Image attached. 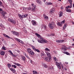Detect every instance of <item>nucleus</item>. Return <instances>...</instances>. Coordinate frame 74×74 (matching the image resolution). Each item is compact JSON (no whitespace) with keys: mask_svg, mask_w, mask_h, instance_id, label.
<instances>
[{"mask_svg":"<svg viewBox=\"0 0 74 74\" xmlns=\"http://www.w3.org/2000/svg\"><path fill=\"white\" fill-rule=\"evenodd\" d=\"M12 33L13 34L16 35V36H18L19 35V33L15 31H14V32L12 31Z\"/></svg>","mask_w":74,"mask_h":74,"instance_id":"obj_6","label":"nucleus"},{"mask_svg":"<svg viewBox=\"0 0 74 74\" xmlns=\"http://www.w3.org/2000/svg\"><path fill=\"white\" fill-rule=\"evenodd\" d=\"M55 9L53 8H52L51 10L50 11V14H52V13H53L55 12L54 11Z\"/></svg>","mask_w":74,"mask_h":74,"instance_id":"obj_12","label":"nucleus"},{"mask_svg":"<svg viewBox=\"0 0 74 74\" xmlns=\"http://www.w3.org/2000/svg\"><path fill=\"white\" fill-rule=\"evenodd\" d=\"M29 60H30V62L31 63H32V60H31V59H30Z\"/></svg>","mask_w":74,"mask_h":74,"instance_id":"obj_56","label":"nucleus"},{"mask_svg":"<svg viewBox=\"0 0 74 74\" xmlns=\"http://www.w3.org/2000/svg\"><path fill=\"white\" fill-rule=\"evenodd\" d=\"M13 67L14 69H16V66L15 65H12L11 67L12 68Z\"/></svg>","mask_w":74,"mask_h":74,"instance_id":"obj_28","label":"nucleus"},{"mask_svg":"<svg viewBox=\"0 0 74 74\" xmlns=\"http://www.w3.org/2000/svg\"><path fill=\"white\" fill-rule=\"evenodd\" d=\"M43 16L44 18L45 17V16H46V15H45V14H44L43 15Z\"/></svg>","mask_w":74,"mask_h":74,"instance_id":"obj_57","label":"nucleus"},{"mask_svg":"<svg viewBox=\"0 0 74 74\" xmlns=\"http://www.w3.org/2000/svg\"><path fill=\"white\" fill-rule=\"evenodd\" d=\"M70 4V8H72V3H71Z\"/></svg>","mask_w":74,"mask_h":74,"instance_id":"obj_51","label":"nucleus"},{"mask_svg":"<svg viewBox=\"0 0 74 74\" xmlns=\"http://www.w3.org/2000/svg\"><path fill=\"white\" fill-rule=\"evenodd\" d=\"M45 53L46 54V55L49 57V58H52V56L51 55V53H49L48 52L46 51Z\"/></svg>","mask_w":74,"mask_h":74,"instance_id":"obj_8","label":"nucleus"},{"mask_svg":"<svg viewBox=\"0 0 74 74\" xmlns=\"http://www.w3.org/2000/svg\"><path fill=\"white\" fill-rule=\"evenodd\" d=\"M33 51L31 50L30 52H29V53H31Z\"/></svg>","mask_w":74,"mask_h":74,"instance_id":"obj_55","label":"nucleus"},{"mask_svg":"<svg viewBox=\"0 0 74 74\" xmlns=\"http://www.w3.org/2000/svg\"><path fill=\"white\" fill-rule=\"evenodd\" d=\"M0 26L1 27V28H2V29H4V28L5 29V27H4V26H3L2 24H1L0 25Z\"/></svg>","mask_w":74,"mask_h":74,"instance_id":"obj_22","label":"nucleus"},{"mask_svg":"<svg viewBox=\"0 0 74 74\" xmlns=\"http://www.w3.org/2000/svg\"><path fill=\"white\" fill-rule=\"evenodd\" d=\"M25 56L26 57V58H27V59H29V60L30 59L29 57L27 55H25Z\"/></svg>","mask_w":74,"mask_h":74,"instance_id":"obj_45","label":"nucleus"},{"mask_svg":"<svg viewBox=\"0 0 74 74\" xmlns=\"http://www.w3.org/2000/svg\"><path fill=\"white\" fill-rule=\"evenodd\" d=\"M3 18H5H5H6V17H5V15H3Z\"/></svg>","mask_w":74,"mask_h":74,"instance_id":"obj_49","label":"nucleus"},{"mask_svg":"<svg viewBox=\"0 0 74 74\" xmlns=\"http://www.w3.org/2000/svg\"><path fill=\"white\" fill-rule=\"evenodd\" d=\"M51 36H55V34H51Z\"/></svg>","mask_w":74,"mask_h":74,"instance_id":"obj_52","label":"nucleus"},{"mask_svg":"<svg viewBox=\"0 0 74 74\" xmlns=\"http://www.w3.org/2000/svg\"><path fill=\"white\" fill-rule=\"evenodd\" d=\"M64 51H67V49H66V48H64L63 49Z\"/></svg>","mask_w":74,"mask_h":74,"instance_id":"obj_53","label":"nucleus"},{"mask_svg":"<svg viewBox=\"0 0 74 74\" xmlns=\"http://www.w3.org/2000/svg\"><path fill=\"white\" fill-rule=\"evenodd\" d=\"M8 51L9 52V53H10V54H11V55H12L13 56H14V54L12 53V52L11 51L9 50Z\"/></svg>","mask_w":74,"mask_h":74,"instance_id":"obj_15","label":"nucleus"},{"mask_svg":"<svg viewBox=\"0 0 74 74\" xmlns=\"http://www.w3.org/2000/svg\"><path fill=\"white\" fill-rule=\"evenodd\" d=\"M61 67L62 69V70H64V67H63V64H61Z\"/></svg>","mask_w":74,"mask_h":74,"instance_id":"obj_44","label":"nucleus"},{"mask_svg":"<svg viewBox=\"0 0 74 74\" xmlns=\"http://www.w3.org/2000/svg\"><path fill=\"white\" fill-rule=\"evenodd\" d=\"M23 32H25V33H27V31H26V30H23Z\"/></svg>","mask_w":74,"mask_h":74,"instance_id":"obj_50","label":"nucleus"},{"mask_svg":"<svg viewBox=\"0 0 74 74\" xmlns=\"http://www.w3.org/2000/svg\"><path fill=\"white\" fill-rule=\"evenodd\" d=\"M53 59L54 60H55V62H56V66H57L58 67L59 69H61V66H60V64L58 62V59H56V57H54L53 58Z\"/></svg>","mask_w":74,"mask_h":74,"instance_id":"obj_3","label":"nucleus"},{"mask_svg":"<svg viewBox=\"0 0 74 74\" xmlns=\"http://www.w3.org/2000/svg\"><path fill=\"white\" fill-rule=\"evenodd\" d=\"M73 7H74V3H73Z\"/></svg>","mask_w":74,"mask_h":74,"instance_id":"obj_64","label":"nucleus"},{"mask_svg":"<svg viewBox=\"0 0 74 74\" xmlns=\"http://www.w3.org/2000/svg\"><path fill=\"white\" fill-rule=\"evenodd\" d=\"M52 3L51 2H47V5H52Z\"/></svg>","mask_w":74,"mask_h":74,"instance_id":"obj_33","label":"nucleus"},{"mask_svg":"<svg viewBox=\"0 0 74 74\" xmlns=\"http://www.w3.org/2000/svg\"><path fill=\"white\" fill-rule=\"evenodd\" d=\"M50 58L49 57H46L45 58V60H46V61H47V62H49L51 61V58Z\"/></svg>","mask_w":74,"mask_h":74,"instance_id":"obj_9","label":"nucleus"},{"mask_svg":"<svg viewBox=\"0 0 74 74\" xmlns=\"http://www.w3.org/2000/svg\"><path fill=\"white\" fill-rule=\"evenodd\" d=\"M66 12H71V9H66Z\"/></svg>","mask_w":74,"mask_h":74,"instance_id":"obj_20","label":"nucleus"},{"mask_svg":"<svg viewBox=\"0 0 74 74\" xmlns=\"http://www.w3.org/2000/svg\"><path fill=\"white\" fill-rule=\"evenodd\" d=\"M68 1L70 3H72V2L73 1L72 0H68Z\"/></svg>","mask_w":74,"mask_h":74,"instance_id":"obj_43","label":"nucleus"},{"mask_svg":"<svg viewBox=\"0 0 74 74\" xmlns=\"http://www.w3.org/2000/svg\"><path fill=\"white\" fill-rule=\"evenodd\" d=\"M22 60L23 61H25L26 60V58L25 56H23L22 57Z\"/></svg>","mask_w":74,"mask_h":74,"instance_id":"obj_19","label":"nucleus"},{"mask_svg":"<svg viewBox=\"0 0 74 74\" xmlns=\"http://www.w3.org/2000/svg\"><path fill=\"white\" fill-rule=\"evenodd\" d=\"M14 64H15V65H16V66H21V64H19L15 62L14 63Z\"/></svg>","mask_w":74,"mask_h":74,"instance_id":"obj_21","label":"nucleus"},{"mask_svg":"<svg viewBox=\"0 0 74 74\" xmlns=\"http://www.w3.org/2000/svg\"><path fill=\"white\" fill-rule=\"evenodd\" d=\"M9 69L13 73H15V69L10 68Z\"/></svg>","mask_w":74,"mask_h":74,"instance_id":"obj_11","label":"nucleus"},{"mask_svg":"<svg viewBox=\"0 0 74 74\" xmlns=\"http://www.w3.org/2000/svg\"><path fill=\"white\" fill-rule=\"evenodd\" d=\"M45 50L47 51H48L49 52L50 51V49H49L47 48H46L45 49Z\"/></svg>","mask_w":74,"mask_h":74,"instance_id":"obj_30","label":"nucleus"},{"mask_svg":"<svg viewBox=\"0 0 74 74\" xmlns=\"http://www.w3.org/2000/svg\"><path fill=\"white\" fill-rule=\"evenodd\" d=\"M60 41H61V40H56V42H58V43H60Z\"/></svg>","mask_w":74,"mask_h":74,"instance_id":"obj_34","label":"nucleus"},{"mask_svg":"<svg viewBox=\"0 0 74 74\" xmlns=\"http://www.w3.org/2000/svg\"><path fill=\"white\" fill-rule=\"evenodd\" d=\"M32 5L33 6V5H34V3H32Z\"/></svg>","mask_w":74,"mask_h":74,"instance_id":"obj_62","label":"nucleus"},{"mask_svg":"<svg viewBox=\"0 0 74 74\" xmlns=\"http://www.w3.org/2000/svg\"><path fill=\"white\" fill-rule=\"evenodd\" d=\"M18 16L20 18V19L21 20H22V18H26V17L28 16V14H25V15H22L20 14H18Z\"/></svg>","mask_w":74,"mask_h":74,"instance_id":"obj_2","label":"nucleus"},{"mask_svg":"<svg viewBox=\"0 0 74 74\" xmlns=\"http://www.w3.org/2000/svg\"><path fill=\"white\" fill-rule=\"evenodd\" d=\"M65 54L67 55H70V53H68V52L66 51L65 53Z\"/></svg>","mask_w":74,"mask_h":74,"instance_id":"obj_35","label":"nucleus"},{"mask_svg":"<svg viewBox=\"0 0 74 74\" xmlns=\"http://www.w3.org/2000/svg\"><path fill=\"white\" fill-rule=\"evenodd\" d=\"M60 12L59 17H62L63 15V12Z\"/></svg>","mask_w":74,"mask_h":74,"instance_id":"obj_16","label":"nucleus"},{"mask_svg":"<svg viewBox=\"0 0 74 74\" xmlns=\"http://www.w3.org/2000/svg\"><path fill=\"white\" fill-rule=\"evenodd\" d=\"M20 42V43L22 44H24V43H23V42L22 40H21Z\"/></svg>","mask_w":74,"mask_h":74,"instance_id":"obj_46","label":"nucleus"},{"mask_svg":"<svg viewBox=\"0 0 74 74\" xmlns=\"http://www.w3.org/2000/svg\"><path fill=\"white\" fill-rule=\"evenodd\" d=\"M27 52H28V53H29V52L30 51H31L32 50H31V49H30L29 48L27 49Z\"/></svg>","mask_w":74,"mask_h":74,"instance_id":"obj_31","label":"nucleus"},{"mask_svg":"<svg viewBox=\"0 0 74 74\" xmlns=\"http://www.w3.org/2000/svg\"><path fill=\"white\" fill-rule=\"evenodd\" d=\"M26 9H27V8H25V7H24L23 8V10H26Z\"/></svg>","mask_w":74,"mask_h":74,"instance_id":"obj_54","label":"nucleus"},{"mask_svg":"<svg viewBox=\"0 0 74 74\" xmlns=\"http://www.w3.org/2000/svg\"><path fill=\"white\" fill-rule=\"evenodd\" d=\"M43 67H45V68H47V65L45 64L43 65Z\"/></svg>","mask_w":74,"mask_h":74,"instance_id":"obj_41","label":"nucleus"},{"mask_svg":"<svg viewBox=\"0 0 74 74\" xmlns=\"http://www.w3.org/2000/svg\"><path fill=\"white\" fill-rule=\"evenodd\" d=\"M36 2L38 3H39V4H41V1L39 0H36Z\"/></svg>","mask_w":74,"mask_h":74,"instance_id":"obj_25","label":"nucleus"},{"mask_svg":"<svg viewBox=\"0 0 74 74\" xmlns=\"http://www.w3.org/2000/svg\"><path fill=\"white\" fill-rule=\"evenodd\" d=\"M64 22H65V20H64L63 21H62L61 22V23L60 22H58V25L59 26H62V24H64Z\"/></svg>","mask_w":74,"mask_h":74,"instance_id":"obj_7","label":"nucleus"},{"mask_svg":"<svg viewBox=\"0 0 74 74\" xmlns=\"http://www.w3.org/2000/svg\"><path fill=\"white\" fill-rule=\"evenodd\" d=\"M0 54L1 55H2V56H4V55L5 54V53L4 52V51H2L1 52Z\"/></svg>","mask_w":74,"mask_h":74,"instance_id":"obj_17","label":"nucleus"},{"mask_svg":"<svg viewBox=\"0 0 74 74\" xmlns=\"http://www.w3.org/2000/svg\"><path fill=\"white\" fill-rule=\"evenodd\" d=\"M32 49H34V51H35L36 50V48H35V47L33 46H32Z\"/></svg>","mask_w":74,"mask_h":74,"instance_id":"obj_39","label":"nucleus"},{"mask_svg":"<svg viewBox=\"0 0 74 74\" xmlns=\"http://www.w3.org/2000/svg\"><path fill=\"white\" fill-rule=\"evenodd\" d=\"M44 18H45V19H46V20L48 19V17L47 16H46Z\"/></svg>","mask_w":74,"mask_h":74,"instance_id":"obj_36","label":"nucleus"},{"mask_svg":"<svg viewBox=\"0 0 74 74\" xmlns=\"http://www.w3.org/2000/svg\"><path fill=\"white\" fill-rule=\"evenodd\" d=\"M35 51H37V52H40V50L37 49H36Z\"/></svg>","mask_w":74,"mask_h":74,"instance_id":"obj_40","label":"nucleus"},{"mask_svg":"<svg viewBox=\"0 0 74 74\" xmlns=\"http://www.w3.org/2000/svg\"><path fill=\"white\" fill-rule=\"evenodd\" d=\"M1 13H2V15H5V14H6L7 13L6 12H4V11H2V12Z\"/></svg>","mask_w":74,"mask_h":74,"instance_id":"obj_27","label":"nucleus"},{"mask_svg":"<svg viewBox=\"0 0 74 74\" xmlns=\"http://www.w3.org/2000/svg\"><path fill=\"white\" fill-rule=\"evenodd\" d=\"M23 74H27V73H23Z\"/></svg>","mask_w":74,"mask_h":74,"instance_id":"obj_63","label":"nucleus"},{"mask_svg":"<svg viewBox=\"0 0 74 74\" xmlns=\"http://www.w3.org/2000/svg\"><path fill=\"white\" fill-rule=\"evenodd\" d=\"M38 72L36 71H33V74H38Z\"/></svg>","mask_w":74,"mask_h":74,"instance_id":"obj_26","label":"nucleus"},{"mask_svg":"<svg viewBox=\"0 0 74 74\" xmlns=\"http://www.w3.org/2000/svg\"><path fill=\"white\" fill-rule=\"evenodd\" d=\"M2 9L0 8V11H2Z\"/></svg>","mask_w":74,"mask_h":74,"instance_id":"obj_61","label":"nucleus"},{"mask_svg":"<svg viewBox=\"0 0 74 74\" xmlns=\"http://www.w3.org/2000/svg\"><path fill=\"white\" fill-rule=\"evenodd\" d=\"M3 35L4 37H6V38H9L10 39H11V38L10 37L8 36V35L5 34H3Z\"/></svg>","mask_w":74,"mask_h":74,"instance_id":"obj_10","label":"nucleus"},{"mask_svg":"<svg viewBox=\"0 0 74 74\" xmlns=\"http://www.w3.org/2000/svg\"><path fill=\"white\" fill-rule=\"evenodd\" d=\"M35 34L38 37V38H39L40 39V40L38 39L37 41L38 42L41 43V44H45V43L47 42L48 41L47 40L43 38L40 35L38 34L37 33H36Z\"/></svg>","mask_w":74,"mask_h":74,"instance_id":"obj_1","label":"nucleus"},{"mask_svg":"<svg viewBox=\"0 0 74 74\" xmlns=\"http://www.w3.org/2000/svg\"><path fill=\"white\" fill-rule=\"evenodd\" d=\"M66 9H68V8H69V7H68V6H66Z\"/></svg>","mask_w":74,"mask_h":74,"instance_id":"obj_59","label":"nucleus"},{"mask_svg":"<svg viewBox=\"0 0 74 74\" xmlns=\"http://www.w3.org/2000/svg\"><path fill=\"white\" fill-rule=\"evenodd\" d=\"M66 48V46L64 45H62V50H63L64 48Z\"/></svg>","mask_w":74,"mask_h":74,"instance_id":"obj_24","label":"nucleus"},{"mask_svg":"<svg viewBox=\"0 0 74 74\" xmlns=\"http://www.w3.org/2000/svg\"><path fill=\"white\" fill-rule=\"evenodd\" d=\"M44 27L45 30H47V26H46V25H44Z\"/></svg>","mask_w":74,"mask_h":74,"instance_id":"obj_42","label":"nucleus"},{"mask_svg":"<svg viewBox=\"0 0 74 74\" xmlns=\"http://www.w3.org/2000/svg\"><path fill=\"white\" fill-rule=\"evenodd\" d=\"M17 41H18V42H21V40H20V39H17Z\"/></svg>","mask_w":74,"mask_h":74,"instance_id":"obj_48","label":"nucleus"},{"mask_svg":"<svg viewBox=\"0 0 74 74\" xmlns=\"http://www.w3.org/2000/svg\"><path fill=\"white\" fill-rule=\"evenodd\" d=\"M31 22L32 23L33 25L35 26V25H36V21L34 20H32L31 21Z\"/></svg>","mask_w":74,"mask_h":74,"instance_id":"obj_13","label":"nucleus"},{"mask_svg":"<svg viewBox=\"0 0 74 74\" xmlns=\"http://www.w3.org/2000/svg\"><path fill=\"white\" fill-rule=\"evenodd\" d=\"M68 8H70V6H68Z\"/></svg>","mask_w":74,"mask_h":74,"instance_id":"obj_60","label":"nucleus"},{"mask_svg":"<svg viewBox=\"0 0 74 74\" xmlns=\"http://www.w3.org/2000/svg\"><path fill=\"white\" fill-rule=\"evenodd\" d=\"M49 27L51 28V29H53V27L55 26V23H54V22H52L51 23H50L49 24Z\"/></svg>","mask_w":74,"mask_h":74,"instance_id":"obj_4","label":"nucleus"},{"mask_svg":"<svg viewBox=\"0 0 74 74\" xmlns=\"http://www.w3.org/2000/svg\"><path fill=\"white\" fill-rule=\"evenodd\" d=\"M41 56L42 58H44V56H45V54L44 53H41Z\"/></svg>","mask_w":74,"mask_h":74,"instance_id":"obj_18","label":"nucleus"},{"mask_svg":"<svg viewBox=\"0 0 74 74\" xmlns=\"http://www.w3.org/2000/svg\"><path fill=\"white\" fill-rule=\"evenodd\" d=\"M8 67L10 69V67H11V65H10V64H8Z\"/></svg>","mask_w":74,"mask_h":74,"instance_id":"obj_32","label":"nucleus"},{"mask_svg":"<svg viewBox=\"0 0 74 74\" xmlns=\"http://www.w3.org/2000/svg\"><path fill=\"white\" fill-rule=\"evenodd\" d=\"M28 10H32V8H30V7H29V8H28Z\"/></svg>","mask_w":74,"mask_h":74,"instance_id":"obj_47","label":"nucleus"},{"mask_svg":"<svg viewBox=\"0 0 74 74\" xmlns=\"http://www.w3.org/2000/svg\"><path fill=\"white\" fill-rule=\"evenodd\" d=\"M3 5V3L1 2V1L0 0V6H2Z\"/></svg>","mask_w":74,"mask_h":74,"instance_id":"obj_37","label":"nucleus"},{"mask_svg":"<svg viewBox=\"0 0 74 74\" xmlns=\"http://www.w3.org/2000/svg\"><path fill=\"white\" fill-rule=\"evenodd\" d=\"M61 10H63V7H62L61 8Z\"/></svg>","mask_w":74,"mask_h":74,"instance_id":"obj_58","label":"nucleus"},{"mask_svg":"<svg viewBox=\"0 0 74 74\" xmlns=\"http://www.w3.org/2000/svg\"><path fill=\"white\" fill-rule=\"evenodd\" d=\"M30 54L31 55H34V52L33 51Z\"/></svg>","mask_w":74,"mask_h":74,"instance_id":"obj_38","label":"nucleus"},{"mask_svg":"<svg viewBox=\"0 0 74 74\" xmlns=\"http://www.w3.org/2000/svg\"><path fill=\"white\" fill-rule=\"evenodd\" d=\"M36 6H34L32 9V11L33 12H35L36 11Z\"/></svg>","mask_w":74,"mask_h":74,"instance_id":"obj_14","label":"nucleus"},{"mask_svg":"<svg viewBox=\"0 0 74 74\" xmlns=\"http://www.w3.org/2000/svg\"><path fill=\"white\" fill-rule=\"evenodd\" d=\"M2 50H6V48H5V47L4 46H3L2 47Z\"/></svg>","mask_w":74,"mask_h":74,"instance_id":"obj_29","label":"nucleus"},{"mask_svg":"<svg viewBox=\"0 0 74 74\" xmlns=\"http://www.w3.org/2000/svg\"><path fill=\"white\" fill-rule=\"evenodd\" d=\"M8 21L9 22H11L12 23L14 24V25L16 23V22H15V21L12 19L9 18L8 19Z\"/></svg>","mask_w":74,"mask_h":74,"instance_id":"obj_5","label":"nucleus"},{"mask_svg":"<svg viewBox=\"0 0 74 74\" xmlns=\"http://www.w3.org/2000/svg\"><path fill=\"white\" fill-rule=\"evenodd\" d=\"M66 27H67V25H66V24H65L63 28V30H65V29H66Z\"/></svg>","mask_w":74,"mask_h":74,"instance_id":"obj_23","label":"nucleus"}]
</instances>
